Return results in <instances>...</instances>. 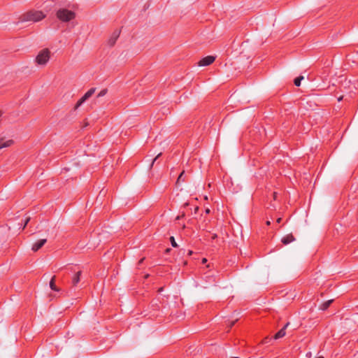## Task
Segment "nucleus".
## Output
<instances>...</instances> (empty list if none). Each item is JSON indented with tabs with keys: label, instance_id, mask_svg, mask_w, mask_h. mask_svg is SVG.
<instances>
[{
	"label": "nucleus",
	"instance_id": "obj_18",
	"mask_svg": "<svg viewBox=\"0 0 358 358\" xmlns=\"http://www.w3.org/2000/svg\"><path fill=\"white\" fill-rule=\"evenodd\" d=\"M161 155H162V153L160 152V153H159V154L155 157V158L152 160V164H151V165H150V167H152V166H153L154 163L156 162V160L158 159V157H159Z\"/></svg>",
	"mask_w": 358,
	"mask_h": 358
},
{
	"label": "nucleus",
	"instance_id": "obj_2",
	"mask_svg": "<svg viewBox=\"0 0 358 358\" xmlns=\"http://www.w3.org/2000/svg\"><path fill=\"white\" fill-rule=\"evenodd\" d=\"M57 19L62 22H69L76 17L74 11L66 8H59L56 12Z\"/></svg>",
	"mask_w": 358,
	"mask_h": 358
},
{
	"label": "nucleus",
	"instance_id": "obj_8",
	"mask_svg": "<svg viewBox=\"0 0 358 358\" xmlns=\"http://www.w3.org/2000/svg\"><path fill=\"white\" fill-rule=\"evenodd\" d=\"M295 241V238L292 234H287L282 238V243L284 245H287Z\"/></svg>",
	"mask_w": 358,
	"mask_h": 358
},
{
	"label": "nucleus",
	"instance_id": "obj_27",
	"mask_svg": "<svg viewBox=\"0 0 358 358\" xmlns=\"http://www.w3.org/2000/svg\"><path fill=\"white\" fill-rule=\"evenodd\" d=\"M342 99H343V97H342V96H341V97H340V98H338V101H340L341 100H342Z\"/></svg>",
	"mask_w": 358,
	"mask_h": 358
},
{
	"label": "nucleus",
	"instance_id": "obj_17",
	"mask_svg": "<svg viewBox=\"0 0 358 358\" xmlns=\"http://www.w3.org/2000/svg\"><path fill=\"white\" fill-rule=\"evenodd\" d=\"M170 241H171V245H172L173 247L176 248V247L178 246V245H177V243H176V242L175 238H174V237H173V236H171V237L170 238Z\"/></svg>",
	"mask_w": 358,
	"mask_h": 358
},
{
	"label": "nucleus",
	"instance_id": "obj_3",
	"mask_svg": "<svg viewBox=\"0 0 358 358\" xmlns=\"http://www.w3.org/2000/svg\"><path fill=\"white\" fill-rule=\"evenodd\" d=\"M50 57V52L45 48L39 52L36 57V62L39 65H45L49 61Z\"/></svg>",
	"mask_w": 358,
	"mask_h": 358
},
{
	"label": "nucleus",
	"instance_id": "obj_20",
	"mask_svg": "<svg viewBox=\"0 0 358 358\" xmlns=\"http://www.w3.org/2000/svg\"><path fill=\"white\" fill-rule=\"evenodd\" d=\"M235 322H236V321H234V322H231L230 323L229 327V329H230V328H231V327L234 325Z\"/></svg>",
	"mask_w": 358,
	"mask_h": 358
},
{
	"label": "nucleus",
	"instance_id": "obj_25",
	"mask_svg": "<svg viewBox=\"0 0 358 358\" xmlns=\"http://www.w3.org/2000/svg\"><path fill=\"white\" fill-rule=\"evenodd\" d=\"M192 254V251L189 250V252H188V255H191Z\"/></svg>",
	"mask_w": 358,
	"mask_h": 358
},
{
	"label": "nucleus",
	"instance_id": "obj_12",
	"mask_svg": "<svg viewBox=\"0 0 358 358\" xmlns=\"http://www.w3.org/2000/svg\"><path fill=\"white\" fill-rule=\"evenodd\" d=\"M118 34H114L108 40V44L110 46H113L115 45L117 38H118Z\"/></svg>",
	"mask_w": 358,
	"mask_h": 358
},
{
	"label": "nucleus",
	"instance_id": "obj_13",
	"mask_svg": "<svg viewBox=\"0 0 358 358\" xmlns=\"http://www.w3.org/2000/svg\"><path fill=\"white\" fill-rule=\"evenodd\" d=\"M333 300H328L325 302H324L321 306H320V308L322 310H327L329 306L331 305V303H332Z\"/></svg>",
	"mask_w": 358,
	"mask_h": 358
},
{
	"label": "nucleus",
	"instance_id": "obj_10",
	"mask_svg": "<svg viewBox=\"0 0 358 358\" xmlns=\"http://www.w3.org/2000/svg\"><path fill=\"white\" fill-rule=\"evenodd\" d=\"M14 143L13 140L9 139L4 142H3V139H0V150L4 148H8L11 146Z\"/></svg>",
	"mask_w": 358,
	"mask_h": 358
},
{
	"label": "nucleus",
	"instance_id": "obj_9",
	"mask_svg": "<svg viewBox=\"0 0 358 358\" xmlns=\"http://www.w3.org/2000/svg\"><path fill=\"white\" fill-rule=\"evenodd\" d=\"M81 273L82 272L80 271H79L76 272L74 274V275L73 276L72 280H71L73 286H76L78 285V283L80 282Z\"/></svg>",
	"mask_w": 358,
	"mask_h": 358
},
{
	"label": "nucleus",
	"instance_id": "obj_1",
	"mask_svg": "<svg viewBox=\"0 0 358 358\" xmlns=\"http://www.w3.org/2000/svg\"><path fill=\"white\" fill-rule=\"evenodd\" d=\"M46 15L40 10H29L24 13L21 17L22 22H36L42 20L45 17Z\"/></svg>",
	"mask_w": 358,
	"mask_h": 358
},
{
	"label": "nucleus",
	"instance_id": "obj_14",
	"mask_svg": "<svg viewBox=\"0 0 358 358\" xmlns=\"http://www.w3.org/2000/svg\"><path fill=\"white\" fill-rule=\"evenodd\" d=\"M303 79V76H299L294 79V83L296 86L299 87L301 85V80Z\"/></svg>",
	"mask_w": 358,
	"mask_h": 358
},
{
	"label": "nucleus",
	"instance_id": "obj_6",
	"mask_svg": "<svg viewBox=\"0 0 358 358\" xmlns=\"http://www.w3.org/2000/svg\"><path fill=\"white\" fill-rule=\"evenodd\" d=\"M46 242L47 240L45 238L40 239L39 241H36L35 243L33 244L31 250L34 252L38 251L45 245Z\"/></svg>",
	"mask_w": 358,
	"mask_h": 358
},
{
	"label": "nucleus",
	"instance_id": "obj_19",
	"mask_svg": "<svg viewBox=\"0 0 358 358\" xmlns=\"http://www.w3.org/2000/svg\"><path fill=\"white\" fill-rule=\"evenodd\" d=\"M30 220V217H27L25 221H24V227H23V229L25 228V227L27 226V224H28V222H29Z\"/></svg>",
	"mask_w": 358,
	"mask_h": 358
},
{
	"label": "nucleus",
	"instance_id": "obj_15",
	"mask_svg": "<svg viewBox=\"0 0 358 358\" xmlns=\"http://www.w3.org/2000/svg\"><path fill=\"white\" fill-rule=\"evenodd\" d=\"M184 171L181 172V173L179 175L178 179H177V184H179L180 181H185V179L183 178Z\"/></svg>",
	"mask_w": 358,
	"mask_h": 358
},
{
	"label": "nucleus",
	"instance_id": "obj_21",
	"mask_svg": "<svg viewBox=\"0 0 358 358\" xmlns=\"http://www.w3.org/2000/svg\"><path fill=\"white\" fill-rule=\"evenodd\" d=\"M273 199L275 200L276 198H277V193L276 192H273Z\"/></svg>",
	"mask_w": 358,
	"mask_h": 358
},
{
	"label": "nucleus",
	"instance_id": "obj_22",
	"mask_svg": "<svg viewBox=\"0 0 358 358\" xmlns=\"http://www.w3.org/2000/svg\"><path fill=\"white\" fill-rule=\"evenodd\" d=\"M281 220H282V218H281V217H279V218H278V219H277L276 222H277L278 223H280Z\"/></svg>",
	"mask_w": 358,
	"mask_h": 358
},
{
	"label": "nucleus",
	"instance_id": "obj_7",
	"mask_svg": "<svg viewBox=\"0 0 358 358\" xmlns=\"http://www.w3.org/2000/svg\"><path fill=\"white\" fill-rule=\"evenodd\" d=\"M289 325V322L286 323L285 326L275 334L273 337L274 339H279L284 337L286 334L285 330Z\"/></svg>",
	"mask_w": 358,
	"mask_h": 358
},
{
	"label": "nucleus",
	"instance_id": "obj_24",
	"mask_svg": "<svg viewBox=\"0 0 358 358\" xmlns=\"http://www.w3.org/2000/svg\"><path fill=\"white\" fill-rule=\"evenodd\" d=\"M215 238H217V235H216V234H214V235L212 236V238H213V239H215Z\"/></svg>",
	"mask_w": 358,
	"mask_h": 358
},
{
	"label": "nucleus",
	"instance_id": "obj_4",
	"mask_svg": "<svg viewBox=\"0 0 358 358\" xmlns=\"http://www.w3.org/2000/svg\"><path fill=\"white\" fill-rule=\"evenodd\" d=\"M95 88L90 89L76 103L74 109H78L84 102H85L89 98H90L95 92Z\"/></svg>",
	"mask_w": 358,
	"mask_h": 358
},
{
	"label": "nucleus",
	"instance_id": "obj_5",
	"mask_svg": "<svg viewBox=\"0 0 358 358\" xmlns=\"http://www.w3.org/2000/svg\"><path fill=\"white\" fill-rule=\"evenodd\" d=\"M215 60V57L212 56V55L206 56V57L202 58L199 62V66H208V65L211 64L212 63H213Z\"/></svg>",
	"mask_w": 358,
	"mask_h": 358
},
{
	"label": "nucleus",
	"instance_id": "obj_23",
	"mask_svg": "<svg viewBox=\"0 0 358 358\" xmlns=\"http://www.w3.org/2000/svg\"><path fill=\"white\" fill-rule=\"evenodd\" d=\"M206 262H207V259H206L203 258V259H202V263H203V264H204V263H206Z\"/></svg>",
	"mask_w": 358,
	"mask_h": 358
},
{
	"label": "nucleus",
	"instance_id": "obj_11",
	"mask_svg": "<svg viewBox=\"0 0 358 358\" xmlns=\"http://www.w3.org/2000/svg\"><path fill=\"white\" fill-rule=\"evenodd\" d=\"M50 287L51 289L53 290V291H55V292H59V289L55 285V276H53L52 278V279L50 280Z\"/></svg>",
	"mask_w": 358,
	"mask_h": 358
},
{
	"label": "nucleus",
	"instance_id": "obj_26",
	"mask_svg": "<svg viewBox=\"0 0 358 358\" xmlns=\"http://www.w3.org/2000/svg\"><path fill=\"white\" fill-rule=\"evenodd\" d=\"M266 224H267V225H270V224H271V222H270V221H267V222H266Z\"/></svg>",
	"mask_w": 358,
	"mask_h": 358
},
{
	"label": "nucleus",
	"instance_id": "obj_16",
	"mask_svg": "<svg viewBox=\"0 0 358 358\" xmlns=\"http://www.w3.org/2000/svg\"><path fill=\"white\" fill-rule=\"evenodd\" d=\"M106 93H107V90L106 89H103V90H101L99 92V93L98 94L97 96L98 97L103 96H105L106 94Z\"/></svg>",
	"mask_w": 358,
	"mask_h": 358
}]
</instances>
